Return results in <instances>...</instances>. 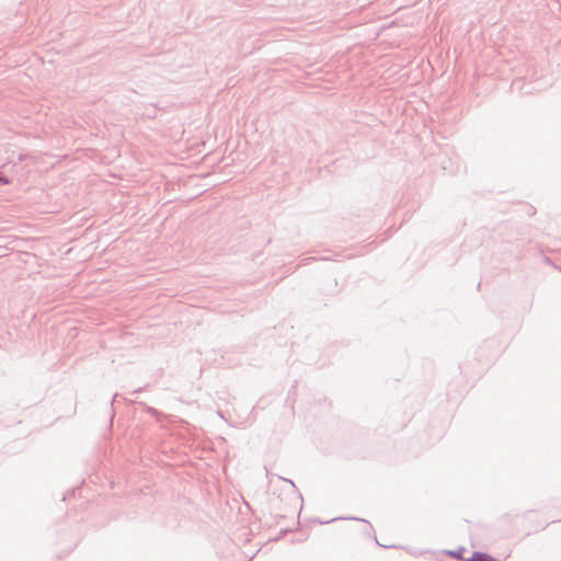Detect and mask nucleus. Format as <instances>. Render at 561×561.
<instances>
[{
  "label": "nucleus",
  "mask_w": 561,
  "mask_h": 561,
  "mask_svg": "<svg viewBox=\"0 0 561 561\" xmlns=\"http://www.w3.org/2000/svg\"><path fill=\"white\" fill-rule=\"evenodd\" d=\"M0 183H1V184H8V183H9V181H8V179H7V178H4V176H1V175H0Z\"/></svg>",
  "instance_id": "1"
},
{
  "label": "nucleus",
  "mask_w": 561,
  "mask_h": 561,
  "mask_svg": "<svg viewBox=\"0 0 561 561\" xmlns=\"http://www.w3.org/2000/svg\"><path fill=\"white\" fill-rule=\"evenodd\" d=\"M450 554L455 558H460V556L458 553H454V552H450Z\"/></svg>",
  "instance_id": "2"
}]
</instances>
